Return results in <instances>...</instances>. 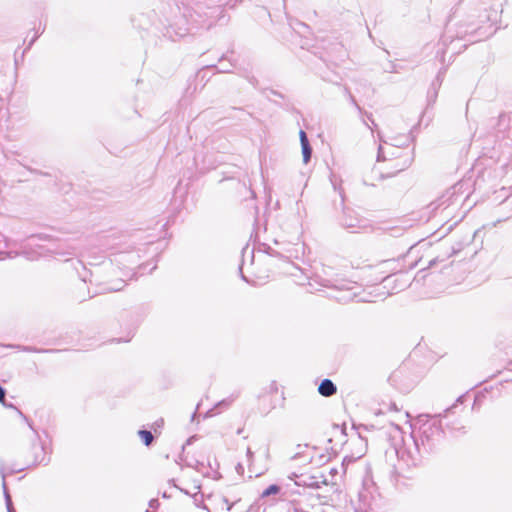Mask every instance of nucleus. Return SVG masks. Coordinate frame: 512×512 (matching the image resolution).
Segmentation results:
<instances>
[{
	"label": "nucleus",
	"mask_w": 512,
	"mask_h": 512,
	"mask_svg": "<svg viewBox=\"0 0 512 512\" xmlns=\"http://www.w3.org/2000/svg\"><path fill=\"white\" fill-rule=\"evenodd\" d=\"M462 401L463 396H459L456 403L446 408L442 413L434 415L420 414L417 417L416 422L420 424L419 431L418 434H411V438L420 444L424 452L430 454L435 451L444 438V430L441 424L436 422L431 423L430 419L446 417L448 413L451 412L458 403H462Z\"/></svg>",
	"instance_id": "obj_1"
},
{
	"label": "nucleus",
	"mask_w": 512,
	"mask_h": 512,
	"mask_svg": "<svg viewBox=\"0 0 512 512\" xmlns=\"http://www.w3.org/2000/svg\"><path fill=\"white\" fill-rule=\"evenodd\" d=\"M463 183L458 182L448 188L435 202L431 203L433 210L443 208L444 210L450 206L457 205L461 201Z\"/></svg>",
	"instance_id": "obj_2"
},
{
	"label": "nucleus",
	"mask_w": 512,
	"mask_h": 512,
	"mask_svg": "<svg viewBox=\"0 0 512 512\" xmlns=\"http://www.w3.org/2000/svg\"><path fill=\"white\" fill-rule=\"evenodd\" d=\"M413 447L412 448H404V449H396V454L398 458L405 462L408 467H416L422 463L423 458L428 455L427 452H424L420 444L417 443L416 440L412 439Z\"/></svg>",
	"instance_id": "obj_3"
},
{
	"label": "nucleus",
	"mask_w": 512,
	"mask_h": 512,
	"mask_svg": "<svg viewBox=\"0 0 512 512\" xmlns=\"http://www.w3.org/2000/svg\"><path fill=\"white\" fill-rule=\"evenodd\" d=\"M189 16L191 18V25H192V27H188V26L182 27V26H180L178 28H175V26L177 25V23H175V24L170 25L167 28V35L173 41L177 37L180 38V37H184L187 34H189L194 26L205 27L206 29H209L212 26V24H213V21H209V22L206 23V21H201V20H198V19L194 18L192 14H190Z\"/></svg>",
	"instance_id": "obj_4"
},
{
	"label": "nucleus",
	"mask_w": 512,
	"mask_h": 512,
	"mask_svg": "<svg viewBox=\"0 0 512 512\" xmlns=\"http://www.w3.org/2000/svg\"><path fill=\"white\" fill-rule=\"evenodd\" d=\"M362 221L355 211L349 208H343V214L339 218L340 225L351 232H355V229L360 228Z\"/></svg>",
	"instance_id": "obj_5"
},
{
	"label": "nucleus",
	"mask_w": 512,
	"mask_h": 512,
	"mask_svg": "<svg viewBox=\"0 0 512 512\" xmlns=\"http://www.w3.org/2000/svg\"><path fill=\"white\" fill-rule=\"evenodd\" d=\"M412 162H413V157L410 156V155H407L406 157H401L400 161L396 162L394 165L391 166V168H393L394 171L393 172H389L387 174L381 173L379 175V179L383 180L385 178H389V177L395 176L397 173L407 169L412 164Z\"/></svg>",
	"instance_id": "obj_6"
},
{
	"label": "nucleus",
	"mask_w": 512,
	"mask_h": 512,
	"mask_svg": "<svg viewBox=\"0 0 512 512\" xmlns=\"http://www.w3.org/2000/svg\"><path fill=\"white\" fill-rule=\"evenodd\" d=\"M209 500L213 502V510L212 512H219V511H231L239 502L240 500L234 501L230 503L226 497L219 496V497H209Z\"/></svg>",
	"instance_id": "obj_7"
},
{
	"label": "nucleus",
	"mask_w": 512,
	"mask_h": 512,
	"mask_svg": "<svg viewBox=\"0 0 512 512\" xmlns=\"http://www.w3.org/2000/svg\"><path fill=\"white\" fill-rule=\"evenodd\" d=\"M318 392L324 397H330L337 392V387L330 379H323L318 387Z\"/></svg>",
	"instance_id": "obj_8"
},
{
	"label": "nucleus",
	"mask_w": 512,
	"mask_h": 512,
	"mask_svg": "<svg viewBox=\"0 0 512 512\" xmlns=\"http://www.w3.org/2000/svg\"><path fill=\"white\" fill-rule=\"evenodd\" d=\"M33 449H34V459H33L32 463L34 465L47 464L49 460L46 459V452H45L44 446L42 444L41 445H33Z\"/></svg>",
	"instance_id": "obj_9"
},
{
	"label": "nucleus",
	"mask_w": 512,
	"mask_h": 512,
	"mask_svg": "<svg viewBox=\"0 0 512 512\" xmlns=\"http://www.w3.org/2000/svg\"><path fill=\"white\" fill-rule=\"evenodd\" d=\"M0 473H1V476H2V488H3L4 498H5V504H6V506H11L13 503H12L11 496H10V494L8 492V489H7V484H6V481H5L6 473L4 472L3 468L0 469Z\"/></svg>",
	"instance_id": "obj_10"
},
{
	"label": "nucleus",
	"mask_w": 512,
	"mask_h": 512,
	"mask_svg": "<svg viewBox=\"0 0 512 512\" xmlns=\"http://www.w3.org/2000/svg\"><path fill=\"white\" fill-rule=\"evenodd\" d=\"M138 435L141 438V440L145 446H150L154 440L153 434L146 429L139 430Z\"/></svg>",
	"instance_id": "obj_11"
},
{
	"label": "nucleus",
	"mask_w": 512,
	"mask_h": 512,
	"mask_svg": "<svg viewBox=\"0 0 512 512\" xmlns=\"http://www.w3.org/2000/svg\"><path fill=\"white\" fill-rule=\"evenodd\" d=\"M409 143V137L407 135H403L400 137H393L390 139V145L393 147H402L406 146Z\"/></svg>",
	"instance_id": "obj_12"
},
{
	"label": "nucleus",
	"mask_w": 512,
	"mask_h": 512,
	"mask_svg": "<svg viewBox=\"0 0 512 512\" xmlns=\"http://www.w3.org/2000/svg\"><path fill=\"white\" fill-rule=\"evenodd\" d=\"M192 498H193V501H194V504L197 506V507H200L202 509H205L207 510L208 512H212L211 511V508L208 507L206 504L203 503V494H200V493H195L192 495Z\"/></svg>",
	"instance_id": "obj_13"
},
{
	"label": "nucleus",
	"mask_w": 512,
	"mask_h": 512,
	"mask_svg": "<svg viewBox=\"0 0 512 512\" xmlns=\"http://www.w3.org/2000/svg\"><path fill=\"white\" fill-rule=\"evenodd\" d=\"M281 491V487L277 484H272L268 486L261 494L262 497H268L271 495H276Z\"/></svg>",
	"instance_id": "obj_14"
},
{
	"label": "nucleus",
	"mask_w": 512,
	"mask_h": 512,
	"mask_svg": "<svg viewBox=\"0 0 512 512\" xmlns=\"http://www.w3.org/2000/svg\"><path fill=\"white\" fill-rule=\"evenodd\" d=\"M302 147V155H303V162L306 164L310 161L312 156V147L310 146V143L301 145Z\"/></svg>",
	"instance_id": "obj_15"
},
{
	"label": "nucleus",
	"mask_w": 512,
	"mask_h": 512,
	"mask_svg": "<svg viewBox=\"0 0 512 512\" xmlns=\"http://www.w3.org/2000/svg\"><path fill=\"white\" fill-rule=\"evenodd\" d=\"M344 91H345V94L347 95L348 100L350 101V103L356 107V109L358 110V112H359L360 114H362V113H363V110H362V108L358 105V103H357V101H356L355 97L352 95V93L350 92V90H349L347 87H345V88H344Z\"/></svg>",
	"instance_id": "obj_16"
},
{
	"label": "nucleus",
	"mask_w": 512,
	"mask_h": 512,
	"mask_svg": "<svg viewBox=\"0 0 512 512\" xmlns=\"http://www.w3.org/2000/svg\"><path fill=\"white\" fill-rule=\"evenodd\" d=\"M224 59H225V56H223V57L220 59V63H221V65H222V66H221L220 68H218V72H221V73H228V72H230V71H231V69H230V68H231V67H233L234 65H233V63L231 62V60H229V65H224V64H223Z\"/></svg>",
	"instance_id": "obj_17"
},
{
	"label": "nucleus",
	"mask_w": 512,
	"mask_h": 512,
	"mask_svg": "<svg viewBox=\"0 0 512 512\" xmlns=\"http://www.w3.org/2000/svg\"><path fill=\"white\" fill-rule=\"evenodd\" d=\"M355 295H356L355 293H349L348 291H346L345 295H342V296L332 295V297H334L335 299H337L339 301H349V300H352Z\"/></svg>",
	"instance_id": "obj_18"
},
{
	"label": "nucleus",
	"mask_w": 512,
	"mask_h": 512,
	"mask_svg": "<svg viewBox=\"0 0 512 512\" xmlns=\"http://www.w3.org/2000/svg\"><path fill=\"white\" fill-rule=\"evenodd\" d=\"M263 247H264V251L267 254L271 255V256H274V257H281L282 256L278 251H276L275 249H273L269 245L263 244Z\"/></svg>",
	"instance_id": "obj_19"
},
{
	"label": "nucleus",
	"mask_w": 512,
	"mask_h": 512,
	"mask_svg": "<svg viewBox=\"0 0 512 512\" xmlns=\"http://www.w3.org/2000/svg\"><path fill=\"white\" fill-rule=\"evenodd\" d=\"M263 247H264V251L267 254L271 255V256H274V257H281L282 256L278 251H276L275 249H273L269 245L263 244Z\"/></svg>",
	"instance_id": "obj_20"
},
{
	"label": "nucleus",
	"mask_w": 512,
	"mask_h": 512,
	"mask_svg": "<svg viewBox=\"0 0 512 512\" xmlns=\"http://www.w3.org/2000/svg\"><path fill=\"white\" fill-rule=\"evenodd\" d=\"M124 286H125L124 281L120 280V281H118V282H117V284H116V285H113V286H109V287H107V290H108V291H114V292H116V291H120V290H122Z\"/></svg>",
	"instance_id": "obj_21"
},
{
	"label": "nucleus",
	"mask_w": 512,
	"mask_h": 512,
	"mask_svg": "<svg viewBox=\"0 0 512 512\" xmlns=\"http://www.w3.org/2000/svg\"><path fill=\"white\" fill-rule=\"evenodd\" d=\"M247 458H248V461H249V469H250V472L251 473H254V471L252 470L251 466H252V458H253V452L251 451L250 448L247 449ZM261 473H258V472H255V476H260Z\"/></svg>",
	"instance_id": "obj_22"
},
{
	"label": "nucleus",
	"mask_w": 512,
	"mask_h": 512,
	"mask_svg": "<svg viewBox=\"0 0 512 512\" xmlns=\"http://www.w3.org/2000/svg\"><path fill=\"white\" fill-rule=\"evenodd\" d=\"M386 160H387V158L385 156V152L383 150L382 145L380 144L378 147V152H377V162L386 161Z\"/></svg>",
	"instance_id": "obj_23"
},
{
	"label": "nucleus",
	"mask_w": 512,
	"mask_h": 512,
	"mask_svg": "<svg viewBox=\"0 0 512 512\" xmlns=\"http://www.w3.org/2000/svg\"><path fill=\"white\" fill-rule=\"evenodd\" d=\"M6 390L0 385V402L6 407H13L12 404H6L5 402Z\"/></svg>",
	"instance_id": "obj_24"
},
{
	"label": "nucleus",
	"mask_w": 512,
	"mask_h": 512,
	"mask_svg": "<svg viewBox=\"0 0 512 512\" xmlns=\"http://www.w3.org/2000/svg\"><path fill=\"white\" fill-rule=\"evenodd\" d=\"M321 285H323V286H325V287H329V288H334V289L339 290V291H343V288H342V287L340 288V287H338V286H336V285H333V284L331 283V281H330V280H326V279H325V280H323V282L321 283Z\"/></svg>",
	"instance_id": "obj_25"
},
{
	"label": "nucleus",
	"mask_w": 512,
	"mask_h": 512,
	"mask_svg": "<svg viewBox=\"0 0 512 512\" xmlns=\"http://www.w3.org/2000/svg\"><path fill=\"white\" fill-rule=\"evenodd\" d=\"M17 348L21 349L24 352H40V350L31 346H17Z\"/></svg>",
	"instance_id": "obj_26"
},
{
	"label": "nucleus",
	"mask_w": 512,
	"mask_h": 512,
	"mask_svg": "<svg viewBox=\"0 0 512 512\" xmlns=\"http://www.w3.org/2000/svg\"><path fill=\"white\" fill-rule=\"evenodd\" d=\"M299 135H300L301 145L309 143L308 137H307L306 133L303 130H301L299 132Z\"/></svg>",
	"instance_id": "obj_27"
},
{
	"label": "nucleus",
	"mask_w": 512,
	"mask_h": 512,
	"mask_svg": "<svg viewBox=\"0 0 512 512\" xmlns=\"http://www.w3.org/2000/svg\"><path fill=\"white\" fill-rule=\"evenodd\" d=\"M246 78H247L248 82H249L252 86H254V87H257V86H258V80H257V78H256L255 76H249V75H247V76H246Z\"/></svg>",
	"instance_id": "obj_28"
},
{
	"label": "nucleus",
	"mask_w": 512,
	"mask_h": 512,
	"mask_svg": "<svg viewBox=\"0 0 512 512\" xmlns=\"http://www.w3.org/2000/svg\"><path fill=\"white\" fill-rule=\"evenodd\" d=\"M268 391H269V393H277L278 386H277V383L275 381L270 383Z\"/></svg>",
	"instance_id": "obj_29"
},
{
	"label": "nucleus",
	"mask_w": 512,
	"mask_h": 512,
	"mask_svg": "<svg viewBox=\"0 0 512 512\" xmlns=\"http://www.w3.org/2000/svg\"><path fill=\"white\" fill-rule=\"evenodd\" d=\"M233 399H224L222 401H220L216 407H219V406H229L231 403H232Z\"/></svg>",
	"instance_id": "obj_30"
},
{
	"label": "nucleus",
	"mask_w": 512,
	"mask_h": 512,
	"mask_svg": "<svg viewBox=\"0 0 512 512\" xmlns=\"http://www.w3.org/2000/svg\"><path fill=\"white\" fill-rule=\"evenodd\" d=\"M19 413L23 417V419L28 423L29 427L34 431L35 437L39 438V435H38L37 431L34 430L32 424L28 421V418L25 415H23L22 412H19Z\"/></svg>",
	"instance_id": "obj_31"
},
{
	"label": "nucleus",
	"mask_w": 512,
	"mask_h": 512,
	"mask_svg": "<svg viewBox=\"0 0 512 512\" xmlns=\"http://www.w3.org/2000/svg\"><path fill=\"white\" fill-rule=\"evenodd\" d=\"M158 505H159V501H158L157 499H151V500L149 501V506H150L151 508H157V507H158Z\"/></svg>",
	"instance_id": "obj_32"
},
{
	"label": "nucleus",
	"mask_w": 512,
	"mask_h": 512,
	"mask_svg": "<svg viewBox=\"0 0 512 512\" xmlns=\"http://www.w3.org/2000/svg\"><path fill=\"white\" fill-rule=\"evenodd\" d=\"M28 170L33 173V174H37V175H47V173H44L42 171H39L37 169H33V168H28Z\"/></svg>",
	"instance_id": "obj_33"
},
{
	"label": "nucleus",
	"mask_w": 512,
	"mask_h": 512,
	"mask_svg": "<svg viewBox=\"0 0 512 512\" xmlns=\"http://www.w3.org/2000/svg\"><path fill=\"white\" fill-rule=\"evenodd\" d=\"M236 471L238 474L242 475L244 473V467L242 464L238 463L236 466Z\"/></svg>",
	"instance_id": "obj_34"
},
{
	"label": "nucleus",
	"mask_w": 512,
	"mask_h": 512,
	"mask_svg": "<svg viewBox=\"0 0 512 512\" xmlns=\"http://www.w3.org/2000/svg\"><path fill=\"white\" fill-rule=\"evenodd\" d=\"M38 36H39V35H38L37 33L34 35V37L30 40V42H29V44H28V46H27V49L31 48V46L33 45V43H34V42L36 41V39L38 38Z\"/></svg>",
	"instance_id": "obj_35"
},
{
	"label": "nucleus",
	"mask_w": 512,
	"mask_h": 512,
	"mask_svg": "<svg viewBox=\"0 0 512 512\" xmlns=\"http://www.w3.org/2000/svg\"><path fill=\"white\" fill-rule=\"evenodd\" d=\"M391 280H392V276H388V277L384 278L383 282L385 283V287L390 284Z\"/></svg>",
	"instance_id": "obj_36"
},
{
	"label": "nucleus",
	"mask_w": 512,
	"mask_h": 512,
	"mask_svg": "<svg viewBox=\"0 0 512 512\" xmlns=\"http://www.w3.org/2000/svg\"><path fill=\"white\" fill-rule=\"evenodd\" d=\"M365 115L367 116L368 121H370L372 124H374V119L372 117V114L368 113V112H365Z\"/></svg>",
	"instance_id": "obj_37"
},
{
	"label": "nucleus",
	"mask_w": 512,
	"mask_h": 512,
	"mask_svg": "<svg viewBox=\"0 0 512 512\" xmlns=\"http://www.w3.org/2000/svg\"><path fill=\"white\" fill-rule=\"evenodd\" d=\"M369 483H371V485H372V484H373V481H372L371 479H368V478H365V479L363 480V485H364V486H368V485H369Z\"/></svg>",
	"instance_id": "obj_38"
},
{
	"label": "nucleus",
	"mask_w": 512,
	"mask_h": 512,
	"mask_svg": "<svg viewBox=\"0 0 512 512\" xmlns=\"http://www.w3.org/2000/svg\"><path fill=\"white\" fill-rule=\"evenodd\" d=\"M505 119H506V115L505 114H500L499 115V119H498L499 124H501Z\"/></svg>",
	"instance_id": "obj_39"
},
{
	"label": "nucleus",
	"mask_w": 512,
	"mask_h": 512,
	"mask_svg": "<svg viewBox=\"0 0 512 512\" xmlns=\"http://www.w3.org/2000/svg\"><path fill=\"white\" fill-rule=\"evenodd\" d=\"M377 134H378L379 141H380L381 143L388 144V142H387L386 140H384V139H383V137H382V135H381V133H380L379 131H378V133H377Z\"/></svg>",
	"instance_id": "obj_40"
},
{
	"label": "nucleus",
	"mask_w": 512,
	"mask_h": 512,
	"mask_svg": "<svg viewBox=\"0 0 512 512\" xmlns=\"http://www.w3.org/2000/svg\"><path fill=\"white\" fill-rule=\"evenodd\" d=\"M6 508H7V512H16L13 507V504L11 506H6Z\"/></svg>",
	"instance_id": "obj_41"
},
{
	"label": "nucleus",
	"mask_w": 512,
	"mask_h": 512,
	"mask_svg": "<svg viewBox=\"0 0 512 512\" xmlns=\"http://www.w3.org/2000/svg\"><path fill=\"white\" fill-rule=\"evenodd\" d=\"M338 473L337 469L336 468H332L330 469V474L333 476V475H336Z\"/></svg>",
	"instance_id": "obj_42"
},
{
	"label": "nucleus",
	"mask_w": 512,
	"mask_h": 512,
	"mask_svg": "<svg viewBox=\"0 0 512 512\" xmlns=\"http://www.w3.org/2000/svg\"><path fill=\"white\" fill-rule=\"evenodd\" d=\"M212 411H213V410H209V411H207V413L205 414V416H204V417H205V418H207V417L212 416V415H213Z\"/></svg>",
	"instance_id": "obj_43"
},
{
	"label": "nucleus",
	"mask_w": 512,
	"mask_h": 512,
	"mask_svg": "<svg viewBox=\"0 0 512 512\" xmlns=\"http://www.w3.org/2000/svg\"><path fill=\"white\" fill-rule=\"evenodd\" d=\"M201 10V6H197V10H195V13L197 14V16L200 18V14H199V11Z\"/></svg>",
	"instance_id": "obj_44"
},
{
	"label": "nucleus",
	"mask_w": 512,
	"mask_h": 512,
	"mask_svg": "<svg viewBox=\"0 0 512 512\" xmlns=\"http://www.w3.org/2000/svg\"><path fill=\"white\" fill-rule=\"evenodd\" d=\"M364 124H365L368 128H370V130H373V127H375V128L377 127V124H376L375 122H374V124H372V127L368 126V124H366L365 122H364Z\"/></svg>",
	"instance_id": "obj_45"
},
{
	"label": "nucleus",
	"mask_w": 512,
	"mask_h": 512,
	"mask_svg": "<svg viewBox=\"0 0 512 512\" xmlns=\"http://www.w3.org/2000/svg\"><path fill=\"white\" fill-rule=\"evenodd\" d=\"M364 124H365L368 128H370V130H373V127H375V128L377 127V124H376L375 122H374V124H372V127L368 126V124H366L365 122H364Z\"/></svg>",
	"instance_id": "obj_46"
},
{
	"label": "nucleus",
	"mask_w": 512,
	"mask_h": 512,
	"mask_svg": "<svg viewBox=\"0 0 512 512\" xmlns=\"http://www.w3.org/2000/svg\"><path fill=\"white\" fill-rule=\"evenodd\" d=\"M272 94H273V95H276V96H279V97H283V96L281 95V93H279V92H277V91H274V90L272 91Z\"/></svg>",
	"instance_id": "obj_47"
},
{
	"label": "nucleus",
	"mask_w": 512,
	"mask_h": 512,
	"mask_svg": "<svg viewBox=\"0 0 512 512\" xmlns=\"http://www.w3.org/2000/svg\"><path fill=\"white\" fill-rule=\"evenodd\" d=\"M288 264H289V265H291V266L293 267V269H294V270L301 272V269H300L299 267H294V266L292 265V263H288Z\"/></svg>",
	"instance_id": "obj_48"
},
{
	"label": "nucleus",
	"mask_w": 512,
	"mask_h": 512,
	"mask_svg": "<svg viewBox=\"0 0 512 512\" xmlns=\"http://www.w3.org/2000/svg\"><path fill=\"white\" fill-rule=\"evenodd\" d=\"M437 81H439V82L441 81V72H439L437 75Z\"/></svg>",
	"instance_id": "obj_49"
},
{
	"label": "nucleus",
	"mask_w": 512,
	"mask_h": 512,
	"mask_svg": "<svg viewBox=\"0 0 512 512\" xmlns=\"http://www.w3.org/2000/svg\"><path fill=\"white\" fill-rule=\"evenodd\" d=\"M180 490H181V492H183L184 494H186V495H190V493H189L188 491H186V490H184V489H182V488H181Z\"/></svg>",
	"instance_id": "obj_50"
},
{
	"label": "nucleus",
	"mask_w": 512,
	"mask_h": 512,
	"mask_svg": "<svg viewBox=\"0 0 512 512\" xmlns=\"http://www.w3.org/2000/svg\"><path fill=\"white\" fill-rule=\"evenodd\" d=\"M435 263H436V259H434V260L430 261V265H429V266L431 267V266H433Z\"/></svg>",
	"instance_id": "obj_51"
},
{
	"label": "nucleus",
	"mask_w": 512,
	"mask_h": 512,
	"mask_svg": "<svg viewBox=\"0 0 512 512\" xmlns=\"http://www.w3.org/2000/svg\"><path fill=\"white\" fill-rule=\"evenodd\" d=\"M299 25L302 26L303 28H308V26L305 23H300Z\"/></svg>",
	"instance_id": "obj_52"
},
{
	"label": "nucleus",
	"mask_w": 512,
	"mask_h": 512,
	"mask_svg": "<svg viewBox=\"0 0 512 512\" xmlns=\"http://www.w3.org/2000/svg\"><path fill=\"white\" fill-rule=\"evenodd\" d=\"M500 222H501L500 220L496 221V222L493 224V226H494V227H496V226H497V224H498V223H500Z\"/></svg>",
	"instance_id": "obj_53"
},
{
	"label": "nucleus",
	"mask_w": 512,
	"mask_h": 512,
	"mask_svg": "<svg viewBox=\"0 0 512 512\" xmlns=\"http://www.w3.org/2000/svg\"><path fill=\"white\" fill-rule=\"evenodd\" d=\"M290 274H291L292 276H295V277L297 276V274H296V273H294V272H292V271H290Z\"/></svg>",
	"instance_id": "obj_54"
},
{
	"label": "nucleus",
	"mask_w": 512,
	"mask_h": 512,
	"mask_svg": "<svg viewBox=\"0 0 512 512\" xmlns=\"http://www.w3.org/2000/svg\"><path fill=\"white\" fill-rule=\"evenodd\" d=\"M195 417H196V412H194V413L192 414V420H194V418H195Z\"/></svg>",
	"instance_id": "obj_55"
},
{
	"label": "nucleus",
	"mask_w": 512,
	"mask_h": 512,
	"mask_svg": "<svg viewBox=\"0 0 512 512\" xmlns=\"http://www.w3.org/2000/svg\"><path fill=\"white\" fill-rule=\"evenodd\" d=\"M146 512H150L149 510H146Z\"/></svg>",
	"instance_id": "obj_56"
}]
</instances>
